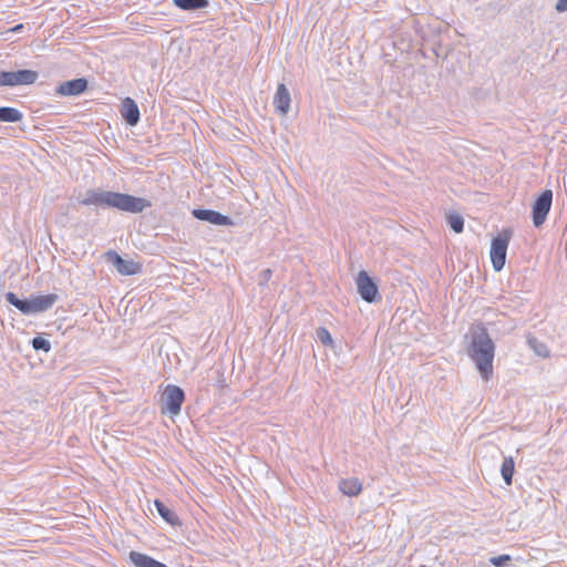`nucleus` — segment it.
Listing matches in <instances>:
<instances>
[{
  "mask_svg": "<svg viewBox=\"0 0 567 567\" xmlns=\"http://www.w3.org/2000/svg\"><path fill=\"white\" fill-rule=\"evenodd\" d=\"M467 352L481 377L488 380L493 373L495 344L482 323L472 330V341Z\"/></svg>",
  "mask_w": 567,
  "mask_h": 567,
  "instance_id": "obj_2",
  "label": "nucleus"
},
{
  "mask_svg": "<svg viewBox=\"0 0 567 567\" xmlns=\"http://www.w3.org/2000/svg\"><path fill=\"white\" fill-rule=\"evenodd\" d=\"M4 298L8 303L16 307L21 313L29 316V298L20 299L14 292H7Z\"/></svg>",
  "mask_w": 567,
  "mask_h": 567,
  "instance_id": "obj_18",
  "label": "nucleus"
},
{
  "mask_svg": "<svg viewBox=\"0 0 567 567\" xmlns=\"http://www.w3.org/2000/svg\"><path fill=\"white\" fill-rule=\"evenodd\" d=\"M39 73L33 70H18L13 71V83L18 85H31L37 82Z\"/></svg>",
  "mask_w": 567,
  "mask_h": 567,
  "instance_id": "obj_15",
  "label": "nucleus"
},
{
  "mask_svg": "<svg viewBox=\"0 0 567 567\" xmlns=\"http://www.w3.org/2000/svg\"><path fill=\"white\" fill-rule=\"evenodd\" d=\"M59 297L55 293L48 295H32L29 298V316L48 311L58 301Z\"/></svg>",
  "mask_w": 567,
  "mask_h": 567,
  "instance_id": "obj_9",
  "label": "nucleus"
},
{
  "mask_svg": "<svg viewBox=\"0 0 567 567\" xmlns=\"http://www.w3.org/2000/svg\"><path fill=\"white\" fill-rule=\"evenodd\" d=\"M175 7L184 11H196L209 6L208 0H173Z\"/></svg>",
  "mask_w": 567,
  "mask_h": 567,
  "instance_id": "obj_16",
  "label": "nucleus"
},
{
  "mask_svg": "<svg viewBox=\"0 0 567 567\" xmlns=\"http://www.w3.org/2000/svg\"><path fill=\"white\" fill-rule=\"evenodd\" d=\"M509 239L511 234H507L506 231L492 239L489 255L495 271H501L505 266Z\"/></svg>",
  "mask_w": 567,
  "mask_h": 567,
  "instance_id": "obj_4",
  "label": "nucleus"
},
{
  "mask_svg": "<svg viewBox=\"0 0 567 567\" xmlns=\"http://www.w3.org/2000/svg\"><path fill=\"white\" fill-rule=\"evenodd\" d=\"M0 86H14L13 71H0Z\"/></svg>",
  "mask_w": 567,
  "mask_h": 567,
  "instance_id": "obj_24",
  "label": "nucleus"
},
{
  "mask_svg": "<svg viewBox=\"0 0 567 567\" xmlns=\"http://www.w3.org/2000/svg\"><path fill=\"white\" fill-rule=\"evenodd\" d=\"M529 344L535 349L536 353L542 357L548 355V350L545 344L538 343L536 339H529Z\"/></svg>",
  "mask_w": 567,
  "mask_h": 567,
  "instance_id": "obj_25",
  "label": "nucleus"
},
{
  "mask_svg": "<svg viewBox=\"0 0 567 567\" xmlns=\"http://www.w3.org/2000/svg\"><path fill=\"white\" fill-rule=\"evenodd\" d=\"M447 224L456 234L462 233L464 229V218L460 214L450 213L447 215Z\"/></svg>",
  "mask_w": 567,
  "mask_h": 567,
  "instance_id": "obj_21",
  "label": "nucleus"
},
{
  "mask_svg": "<svg viewBox=\"0 0 567 567\" xmlns=\"http://www.w3.org/2000/svg\"><path fill=\"white\" fill-rule=\"evenodd\" d=\"M271 275H272L271 269H264V270L259 274V285H260V286H265V285H267V282H268V281H269V279L271 278Z\"/></svg>",
  "mask_w": 567,
  "mask_h": 567,
  "instance_id": "obj_27",
  "label": "nucleus"
},
{
  "mask_svg": "<svg viewBox=\"0 0 567 567\" xmlns=\"http://www.w3.org/2000/svg\"><path fill=\"white\" fill-rule=\"evenodd\" d=\"M355 285L358 293L365 302L374 303L381 299L377 284L365 270L358 272Z\"/></svg>",
  "mask_w": 567,
  "mask_h": 567,
  "instance_id": "obj_5",
  "label": "nucleus"
},
{
  "mask_svg": "<svg viewBox=\"0 0 567 567\" xmlns=\"http://www.w3.org/2000/svg\"><path fill=\"white\" fill-rule=\"evenodd\" d=\"M192 215L203 221H207L217 226H233L234 221L230 217L223 215L221 213L213 209L197 208L192 212Z\"/></svg>",
  "mask_w": 567,
  "mask_h": 567,
  "instance_id": "obj_8",
  "label": "nucleus"
},
{
  "mask_svg": "<svg viewBox=\"0 0 567 567\" xmlns=\"http://www.w3.org/2000/svg\"><path fill=\"white\" fill-rule=\"evenodd\" d=\"M555 9L557 12L567 11V0H557Z\"/></svg>",
  "mask_w": 567,
  "mask_h": 567,
  "instance_id": "obj_28",
  "label": "nucleus"
},
{
  "mask_svg": "<svg viewBox=\"0 0 567 567\" xmlns=\"http://www.w3.org/2000/svg\"><path fill=\"white\" fill-rule=\"evenodd\" d=\"M155 508L158 513V515L171 526H181L182 523L176 515V513L167 507L162 501L155 499L154 501Z\"/></svg>",
  "mask_w": 567,
  "mask_h": 567,
  "instance_id": "obj_14",
  "label": "nucleus"
},
{
  "mask_svg": "<svg viewBox=\"0 0 567 567\" xmlns=\"http://www.w3.org/2000/svg\"><path fill=\"white\" fill-rule=\"evenodd\" d=\"M31 344L35 351L49 352L51 350L50 341L40 336L34 337L31 341Z\"/></svg>",
  "mask_w": 567,
  "mask_h": 567,
  "instance_id": "obj_22",
  "label": "nucleus"
},
{
  "mask_svg": "<svg viewBox=\"0 0 567 567\" xmlns=\"http://www.w3.org/2000/svg\"><path fill=\"white\" fill-rule=\"evenodd\" d=\"M121 115L130 126H135L140 122V109L132 97H125L122 101Z\"/></svg>",
  "mask_w": 567,
  "mask_h": 567,
  "instance_id": "obj_11",
  "label": "nucleus"
},
{
  "mask_svg": "<svg viewBox=\"0 0 567 567\" xmlns=\"http://www.w3.org/2000/svg\"><path fill=\"white\" fill-rule=\"evenodd\" d=\"M21 29H23V25H22V24H18V25H16V27L12 29V31H13V32H18V31H20Z\"/></svg>",
  "mask_w": 567,
  "mask_h": 567,
  "instance_id": "obj_29",
  "label": "nucleus"
},
{
  "mask_svg": "<svg viewBox=\"0 0 567 567\" xmlns=\"http://www.w3.org/2000/svg\"><path fill=\"white\" fill-rule=\"evenodd\" d=\"M23 118L22 112L16 107L1 106L0 107V122L17 123Z\"/></svg>",
  "mask_w": 567,
  "mask_h": 567,
  "instance_id": "obj_17",
  "label": "nucleus"
},
{
  "mask_svg": "<svg viewBox=\"0 0 567 567\" xmlns=\"http://www.w3.org/2000/svg\"><path fill=\"white\" fill-rule=\"evenodd\" d=\"M362 489V485L357 478L342 480L340 482V491L348 496H355Z\"/></svg>",
  "mask_w": 567,
  "mask_h": 567,
  "instance_id": "obj_19",
  "label": "nucleus"
},
{
  "mask_svg": "<svg viewBox=\"0 0 567 567\" xmlns=\"http://www.w3.org/2000/svg\"><path fill=\"white\" fill-rule=\"evenodd\" d=\"M290 93L287 86L280 83L274 96V105L276 111L282 115H286L290 109Z\"/></svg>",
  "mask_w": 567,
  "mask_h": 567,
  "instance_id": "obj_12",
  "label": "nucleus"
},
{
  "mask_svg": "<svg viewBox=\"0 0 567 567\" xmlns=\"http://www.w3.org/2000/svg\"><path fill=\"white\" fill-rule=\"evenodd\" d=\"M130 560L136 567H167L165 564L154 559L153 557L135 550L130 553Z\"/></svg>",
  "mask_w": 567,
  "mask_h": 567,
  "instance_id": "obj_13",
  "label": "nucleus"
},
{
  "mask_svg": "<svg viewBox=\"0 0 567 567\" xmlns=\"http://www.w3.org/2000/svg\"><path fill=\"white\" fill-rule=\"evenodd\" d=\"M511 556L509 555H499V556H495V557H492L489 559V563L492 565H494L495 567H503L505 566L509 560H511Z\"/></svg>",
  "mask_w": 567,
  "mask_h": 567,
  "instance_id": "obj_26",
  "label": "nucleus"
},
{
  "mask_svg": "<svg viewBox=\"0 0 567 567\" xmlns=\"http://www.w3.org/2000/svg\"><path fill=\"white\" fill-rule=\"evenodd\" d=\"M515 471V463L512 456L504 457L501 466V474L506 485H511L513 482V475Z\"/></svg>",
  "mask_w": 567,
  "mask_h": 567,
  "instance_id": "obj_20",
  "label": "nucleus"
},
{
  "mask_svg": "<svg viewBox=\"0 0 567 567\" xmlns=\"http://www.w3.org/2000/svg\"><path fill=\"white\" fill-rule=\"evenodd\" d=\"M109 260L116 268V270L124 276H132L141 270V266L133 261L122 258L116 251L110 250L107 252Z\"/></svg>",
  "mask_w": 567,
  "mask_h": 567,
  "instance_id": "obj_10",
  "label": "nucleus"
},
{
  "mask_svg": "<svg viewBox=\"0 0 567 567\" xmlns=\"http://www.w3.org/2000/svg\"><path fill=\"white\" fill-rule=\"evenodd\" d=\"M553 202V192L550 189L543 190L532 206V218L535 227L542 226L550 210Z\"/></svg>",
  "mask_w": 567,
  "mask_h": 567,
  "instance_id": "obj_6",
  "label": "nucleus"
},
{
  "mask_svg": "<svg viewBox=\"0 0 567 567\" xmlns=\"http://www.w3.org/2000/svg\"><path fill=\"white\" fill-rule=\"evenodd\" d=\"M79 203L83 206L115 208L132 214L142 213L152 206V203L146 198L100 188L87 189L85 195L79 199Z\"/></svg>",
  "mask_w": 567,
  "mask_h": 567,
  "instance_id": "obj_1",
  "label": "nucleus"
},
{
  "mask_svg": "<svg viewBox=\"0 0 567 567\" xmlns=\"http://www.w3.org/2000/svg\"><path fill=\"white\" fill-rule=\"evenodd\" d=\"M89 81L85 78H78L60 83L55 94L60 96H79L87 89Z\"/></svg>",
  "mask_w": 567,
  "mask_h": 567,
  "instance_id": "obj_7",
  "label": "nucleus"
},
{
  "mask_svg": "<svg viewBox=\"0 0 567 567\" xmlns=\"http://www.w3.org/2000/svg\"><path fill=\"white\" fill-rule=\"evenodd\" d=\"M316 336L323 346L331 347L333 344V339L324 327H319L316 330Z\"/></svg>",
  "mask_w": 567,
  "mask_h": 567,
  "instance_id": "obj_23",
  "label": "nucleus"
},
{
  "mask_svg": "<svg viewBox=\"0 0 567 567\" xmlns=\"http://www.w3.org/2000/svg\"><path fill=\"white\" fill-rule=\"evenodd\" d=\"M185 401V392L181 386L168 384L161 396V412L177 415Z\"/></svg>",
  "mask_w": 567,
  "mask_h": 567,
  "instance_id": "obj_3",
  "label": "nucleus"
}]
</instances>
